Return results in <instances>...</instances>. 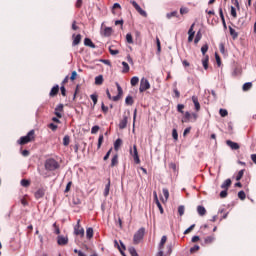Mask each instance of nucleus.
I'll return each mask as SVG.
<instances>
[{
  "label": "nucleus",
  "mask_w": 256,
  "mask_h": 256,
  "mask_svg": "<svg viewBox=\"0 0 256 256\" xmlns=\"http://www.w3.org/2000/svg\"><path fill=\"white\" fill-rule=\"evenodd\" d=\"M192 114L189 112H185L184 118L182 120V123H187L188 121H191Z\"/></svg>",
  "instance_id": "25"
},
{
  "label": "nucleus",
  "mask_w": 256,
  "mask_h": 256,
  "mask_svg": "<svg viewBox=\"0 0 256 256\" xmlns=\"http://www.w3.org/2000/svg\"><path fill=\"white\" fill-rule=\"evenodd\" d=\"M84 45H86V47H91V49H95V44L89 38L84 39Z\"/></svg>",
  "instance_id": "20"
},
{
  "label": "nucleus",
  "mask_w": 256,
  "mask_h": 256,
  "mask_svg": "<svg viewBox=\"0 0 256 256\" xmlns=\"http://www.w3.org/2000/svg\"><path fill=\"white\" fill-rule=\"evenodd\" d=\"M86 236H87V239H92V237H93V228H88L86 230Z\"/></svg>",
  "instance_id": "35"
},
{
  "label": "nucleus",
  "mask_w": 256,
  "mask_h": 256,
  "mask_svg": "<svg viewBox=\"0 0 256 256\" xmlns=\"http://www.w3.org/2000/svg\"><path fill=\"white\" fill-rule=\"evenodd\" d=\"M35 199H43L45 197V189L40 188L34 194Z\"/></svg>",
  "instance_id": "12"
},
{
  "label": "nucleus",
  "mask_w": 256,
  "mask_h": 256,
  "mask_svg": "<svg viewBox=\"0 0 256 256\" xmlns=\"http://www.w3.org/2000/svg\"><path fill=\"white\" fill-rule=\"evenodd\" d=\"M156 45L158 53H161V40L159 38H156Z\"/></svg>",
  "instance_id": "53"
},
{
  "label": "nucleus",
  "mask_w": 256,
  "mask_h": 256,
  "mask_svg": "<svg viewBox=\"0 0 256 256\" xmlns=\"http://www.w3.org/2000/svg\"><path fill=\"white\" fill-rule=\"evenodd\" d=\"M123 70L122 73H129V64L127 62H122Z\"/></svg>",
  "instance_id": "31"
},
{
  "label": "nucleus",
  "mask_w": 256,
  "mask_h": 256,
  "mask_svg": "<svg viewBox=\"0 0 256 256\" xmlns=\"http://www.w3.org/2000/svg\"><path fill=\"white\" fill-rule=\"evenodd\" d=\"M130 254L132 255V256H139L138 254H137V250H135V248H130Z\"/></svg>",
  "instance_id": "63"
},
{
  "label": "nucleus",
  "mask_w": 256,
  "mask_h": 256,
  "mask_svg": "<svg viewBox=\"0 0 256 256\" xmlns=\"http://www.w3.org/2000/svg\"><path fill=\"white\" fill-rule=\"evenodd\" d=\"M119 165V156L116 154L112 157L111 167H117Z\"/></svg>",
  "instance_id": "21"
},
{
  "label": "nucleus",
  "mask_w": 256,
  "mask_h": 256,
  "mask_svg": "<svg viewBox=\"0 0 256 256\" xmlns=\"http://www.w3.org/2000/svg\"><path fill=\"white\" fill-rule=\"evenodd\" d=\"M149 89H151V84L149 83V80H147V78H142L140 80L139 92L145 93V91H147Z\"/></svg>",
  "instance_id": "4"
},
{
  "label": "nucleus",
  "mask_w": 256,
  "mask_h": 256,
  "mask_svg": "<svg viewBox=\"0 0 256 256\" xmlns=\"http://www.w3.org/2000/svg\"><path fill=\"white\" fill-rule=\"evenodd\" d=\"M130 83H131L132 87H135L136 85L139 84V77H137V76L132 77L130 80Z\"/></svg>",
  "instance_id": "28"
},
{
  "label": "nucleus",
  "mask_w": 256,
  "mask_h": 256,
  "mask_svg": "<svg viewBox=\"0 0 256 256\" xmlns=\"http://www.w3.org/2000/svg\"><path fill=\"white\" fill-rule=\"evenodd\" d=\"M59 93V85L54 86L50 91V97H55Z\"/></svg>",
  "instance_id": "24"
},
{
  "label": "nucleus",
  "mask_w": 256,
  "mask_h": 256,
  "mask_svg": "<svg viewBox=\"0 0 256 256\" xmlns=\"http://www.w3.org/2000/svg\"><path fill=\"white\" fill-rule=\"evenodd\" d=\"M243 175H245V170H240L236 176V181H241V179H243Z\"/></svg>",
  "instance_id": "34"
},
{
  "label": "nucleus",
  "mask_w": 256,
  "mask_h": 256,
  "mask_svg": "<svg viewBox=\"0 0 256 256\" xmlns=\"http://www.w3.org/2000/svg\"><path fill=\"white\" fill-rule=\"evenodd\" d=\"M126 41L127 43L133 44V35H131V33L126 35Z\"/></svg>",
  "instance_id": "44"
},
{
  "label": "nucleus",
  "mask_w": 256,
  "mask_h": 256,
  "mask_svg": "<svg viewBox=\"0 0 256 256\" xmlns=\"http://www.w3.org/2000/svg\"><path fill=\"white\" fill-rule=\"evenodd\" d=\"M99 132V126H93L92 129H91V133L92 135H95L96 133Z\"/></svg>",
  "instance_id": "55"
},
{
  "label": "nucleus",
  "mask_w": 256,
  "mask_h": 256,
  "mask_svg": "<svg viewBox=\"0 0 256 256\" xmlns=\"http://www.w3.org/2000/svg\"><path fill=\"white\" fill-rule=\"evenodd\" d=\"M238 197H239V199H241L242 201H244V199H245V197H246L245 192H244V191H240V192L238 193Z\"/></svg>",
  "instance_id": "58"
},
{
  "label": "nucleus",
  "mask_w": 256,
  "mask_h": 256,
  "mask_svg": "<svg viewBox=\"0 0 256 256\" xmlns=\"http://www.w3.org/2000/svg\"><path fill=\"white\" fill-rule=\"evenodd\" d=\"M31 141H35V130H30L26 136L18 140V143L19 145H27V143H31Z\"/></svg>",
  "instance_id": "1"
},
{
  "label": "nucleus",
  "mask_w": 256,
  "mask_h": 256,
  "mask_svg": "<svg viewBox=\"0 0 256 256\" xmlns=\"http://www.w3.org/2000/svg\"><path fill=\"white\" fill-rule=\"evenodd\" d=\"M165 243H167V236H162L160 243L158 245V250H162L165 248Z\"/></svg>",
  "instance_id": "17"
},
{
  "label": "nucleus",
  "mask_w": 256,
  "mask_h": 256,
  "mask_svg": "<svg viewBox=\"0 0 256 256\" xmlns=\"http://www.w3.org/2000/svg\"><path fill=\"white\" fill-rule=\"evenodd\" d=\"M215 235L214 234H212V235H210V236H206L205 238H204V242H203V244L202 245H211V244H213V243H215Z\"/></svg>",
  "instance_id": "9"
},
{
  "label": "nucleus",
  "mask_w": 256,
  "mask_h": 256,
  "mask_svg": "<svg viewBox=\"0 0 256 256\" xmlns=\"http://www.w3.org/2000/svg\"><path fill=\"white\" fill-rule=\"evenodd\" d=\"M231 187V179H226L224 183L221 185V189H224L227 191Z\"/></svg>",
  "instance_id": "23"
},
{
  "label": "nucleus",
  "mask_w": 256,
  "mask_h": 256,
  "mask_svg": "<svg viewBox=\"0 0 256 256\" xmlns=\"http://www.w3.org/2000/svg\"><path fill=\"white\" fill-rule=\"evenodd\" d=\"M21 185H22V187H29V185H31V182L27 179H22Z\"/></svg>",
  "instance_id": "37"
},
{
  "label": "nucleus",
  "mask_w": 256,
  "mask_h": 256,
  "mask_svg": "<svg viewBox=\"0 0 256 256\" xmlns=\"http://www.w3.org/2000/svg\"><path fill=\"white\" fill-rule=\"evenodd\" d=\"M183 109H185V105H183V104H178V106H177V111H178L179 113H183Z\"/></svg>",
  "instance_id": "59"
},
{
  "label": "nucleus",
  "mask_w": 256,
  "mask_h": 256,
  "mask_svg": "<svg viewBox=\"0 0 256 256\" xmlns=\"http://www.w3.org/2000/svg\"><path fill=\"white\" fill-rule=\"evenodd\" d=\"M116 87H117L118 95L114 96L112 98V101H119V97L123 95V88H121V85H119V83H116Z\"/></svg>",
  "instance_id": "13"
},
{
  "label": "nucleus",
  "mask_w": 256,
  "mask_h": 256,
  "mask_svg": "<svg viewBox=\"0 0 256 256\" xmlns=\"http://www.w3.org/2000/svg\"><path fill=\"white\" fill-rule=\"evenodd\" d=\"M156 205H157L160 213H163V206L161 205V202H159V199H156Z\"/></svg>",
  "instance_id": "56"
},
{
  "label": "nucleus",
  "mask_w": 256,
  "mask_h": 256,
  "mask_svg": "<svg viewBox=\"0 0 256 256\" xmlns=\"http://www.w3.org/2000/svg\"><path fill=\"white\" fill-rule=\"evenodd\" d=\"M126 105H133V97L127 96L125 99Z\"/></svg>",
  "instance_id": "42"
},
{
  "label": "nucleus",
  "mask_w": 256,
  "mask_h": 256,
  "mask_svg": "<svg viewBox=\"0 0 256 256\" xmlns=\"http://www.w3.org/2000/svg\"><path fill=\"white\" fill-rule=\"evenodd\" d=\"M109 53H110V55H119V50H115V49H113V46H110Z\"/></svg>",
  "instance_id": "40"
},
{
  "label": "nucleus",
  "mask_w": 256,
  "mask_h": 256,
  "mask_svg": "<svg viewBox=\"0 0 256 256\" xmlns=\"http://www.w3.org/2000/svg\"><path fill=\"white\" fill-rule=\"evenodd\" d=\"M69 143H70V138H69V136H64V138H63V145H64L65 147H67V145H69Z\"/></svg>",
  "instance_id": "51"
},
{
  "label": "nucleus",
  "mask_w": 256,
  "mask_h": 256,
  "mask_svg": "<svg viewBox=\"0 0 256 256\" xmlns=\"http://www.w3.org/2000/svg\"><path fill=\"white\" fill-rule=\"evenodd\" d=\"M193 229H195V224H192L188 229H186L184 231V235H189V233H191V231H193Z\"/></svg>",
  "instance_id": "45"
},
{
  "label": "nucleus",
  "mask_w": 256,
  "mask_h": 256,
  "mask_svg": "<svg viewBox=\"0 0 256 256\" xmlns=\"http://www.w3.org/2000/svg\"><path fill=\"white\" fill-rule=\"evenodd\" d=\"M121 145H123V141L121 139H117L114 143V149L115 151H119V147H121Z\"/></svg>",
  "instance_id": "26"
},
{
  "label": "nucleus",
  "mask_w": 256,
  "mask_h": 256,
  "mask_svg": "<svg viewBox=\"0 0 256 256\" xmlns=\"http://www.w3.org/2000/svg\"><path fill=\"white\" fill-rule=\"evenodd\" d=\"M192 102L194 103L195 111H201V104L199 103V98H197V96H192Z\"/></svg>",
  "instance_id": "14"
},
{
  "label": "nucleus",
  "mask_w": 256,
  "mask_h": 256,
  "mask_svg": "<svg viewBox=\"0 0 256 256\" xmlns=\"http://www.w3.org/2000/svg\"><path fill=\"white\" fill-rule=\"evenodd\" d=\"M95 85H103V75L95 77Z\"/></svg>",
  "instance_id": "27"
},
{
  "label": "nucleus",
  "mask_w": 256,
  "mask_h": 256,
  "mask_svg": "<svg viewBox=\"0 0 256 256\" xmlns=\"http://www.w3.org/2000/svg\"><path fill=\"white\" fill-rule=\"evenodd\" d=\"M200 41H201V32H197L195 39H194L195 45H197V43H199Z\"/></svg>",
  "instance_id": "39"
},
{
  "label": "nucleus",
  "mask_w": 256,
  "mask_h": 256,
  "mask_svg": "<svg viewBox=\"0 0 256 256\" xmlns=\"http://www.w3.org/2000/svg\"><path fill=\"white\" fill-rule=\"evenodd\" d=\"M110 188H111V181H109L106 186H105V189H104V197H107L109 195V191H110Z\"/></svg>",
  "instance_id": "29"
},
{
  "label": "nucleus",
  "mask_w": 256,
  "mask_h": 256,
  "mask_svg": "<svg viewBox=\"0 0 256 256\" xmlns=\"http://www.w3.org/2000/svg\"><path fill=\"white\" fill-rule=\"evenodd\" d=\"M187 13H189V8H187V7L180 8L181 15H187Z\"/></svg>",
  "instance_id": "50"
},
{
  "label": "nucleus",
  "mask_w": 256,
  "mask_h": 256,
  "mask_svg": "<svg viewBox=\"0 0 256 256\" xmlns=\"http://www.w3.org/2000/svg\"><path fill=\"white\" fill-rule=\"evenodd\" d=\"M63 104H59L56 108H55V115L56 117H58V119H61L63 117Z\"/></svg>",
  "instance_id": "11"
},
{
  "label": "nucleus",
  "mask_w": 256,
  "mask_h": 256,
  "mask_svg": "<svg viewBox=\"0 0 256 256\" xmlns=\"http://www.w3.org/2000/svg\"><path fill=\"white\" fill-rule=\"evenodd\" d=\"M178 213L180 217H182V215H185V206H179Z\"/></svg>",
  "instance_id": "41"
},
{
  "label": "nucleus",
  "mask_w": 256,
  "mask_h": 256,
  "mask_svg": "<svg viewBox=\"0 0 256 256\" xmlns=\"http://www.w3.org/2000/svg\"><path fill=\"white\" fill-rule=\"evenodd\" d=\"M127 123H128L127 116H124L119 123V129H125V127H127Z\"/></svg>",
  "instance_id": "22"
},
{
  "label": "nucleus",
  "mask_w": 256,
  "mask_h": 256,
  "mask_svg": "<svg viewBox=\"0 0 256 256\" xmlns=\"http://www.w3.org/2000/svg\"><path fill=\"white\" fill-rule=\"evenodd\" d=\"M207 51H209V45L204 44V45L201 47V52H202V55H203L204 57H207V56L205 55V53H207Z\"/></svg>",
  "instance_id": "33"
},
{
  "label": "nucleus",
  "mask_w": 256,
  "mask_h": 256,
  "mask_svg": "<svg viewBox=\"0 0 256 256\" xmlns=\"http://www.w3.org/2000/svg\"><path fill=\"white\" fill-rule=\"evenodd\" d=\"M229 31H230V35H232L234 39H237V37L239 36L237 31H235V29H233L232 27H229Z\"/></svg>",
  "instance_id": "36"
},
{
  "label": "nucleus",
  "mask_w": 256,
  "mask_h": 256,
  "mask_svg": "<svg viewBox=\"0 0 256 256\" xmlns=\"http://www.w3.org/2000/svg\"><path fill=\"white\" fill-rule=\"evenodd\" d=\"M130 155L133 156L134 163H136V165L141 163V160L139 159V152L137 151V145H134L133 149H130Z\"/></svg>",
  "instance_id": "6"
},
{
  "label": "nucleus",
  "mask_w": 256,
  "mask_h": 256,
  "mask_svg": "<svg viewBox=\"0 0 256 256\" xmlns=\"http://www.w3.org/2000/svg\"><path fill=\"white\" fill-rule=\"evenodd\" d=\"M57 243L60 246H65V245H67V243H69V237L63 236V235H59L57 237Z\"/></svg>",
  "instance_id": "8"
},
{
  "label": "nucleus",
  "mask_w": 256,
  "mask_h": 256,
  "mask_svg": "<svg viewBox=\"0 0 256 256\" xmlns=\"http://www.w3.org/2000/svg\"><path fill=\"white\" fill-rule=\"evenodd\" d=\"M195 28V24H192L188 30V35H195V31L193 30Z\"/></svg>",
  "instance_id": "54"
},
{
  "label": "nucleus",
  "mask_w": 256,
  "mask_h": 256,
  "mask_svg": "<svg viewBox=\"0 0 256 256\" xmlns=\"http://www.w3.org/2000/svg\"><path fill=\"white\" fill-rule=\"evenodd\" d=\"M90 98L92 99L94 106L97 105V101H98L97 94H91Z\"/></svg>",
  "instance_id": "52"
},
{
  "label": "nucleus",
  "mask_w": 256,
  "mask_h": 256,
  "mask_svg": "<svg viewBox=\"0 0 256 256\" xmlns=\"http://www.w3.org/2000/svg\"><path fill=\"white\" fill-rule=\"evenodd\" d=\"M197 213L200 215V217H204V215H207V209H205L203 206H198Z\"/></svg>",
  "instance_id": "18"
},
{
  "label": "nucleus",
  "mask_w": 256,
  "mask_h": 256,
  "mask_svg": "<svg viewBox=\"0 0 256 256\" xmlns=\"http://www.w3.org/2000/svg\"><path fill=\"white\" fill-rule=\"evenodd\" d=\"M113 33V29H111L110 27H106L104 29V35L105 37H110V35Z\"/></svg>",
  "instance_id": "32"
},
{
  "label": "nucleus",
  "mask_w": 256,
  "mask_h": 256,
  "mask_svg": "<svg viewBox=\"0 0 256 256\" xmlns=\"http://www.w3.org/2000/svg\"><path fill=\"white\" fill-rule=\"evenodd\" d=\"M251 87H253V83L247 82L243 85L242 89H243V91H249L251 89Z\"/></svg>",
  "instance_id": "30"
},
{
  "label": "nucleus",
  "mask_w": 256,
  "mask_h": 256,
  "mask_svg": "<svg viewBox=\"0 0 256 256\" xmlns=\"http://www.w3.org/2000/svg\"><path fill=\"white\" fill-rule=\"evenodd\" d=\"M113 15H121V4L115 3L112 7Z\"/></svg>",
  "instance_id": "10"
},
{
  "label": "nucleus",
  "mask_w": 256,
  "mask_h": 256,
  "mask_svg": "<svg viewBox=\"0 0 256 256\" xmlns=\"http://www.w3.org/2000/svg\"><path fill=\"white\" fill-rule=\"evenodd\" d=\"M220 197L221 199H225V197H227V190H223L220 192Z\"/></svg>",
  "instance_id": "64"
},
{
  "label": "nucleus",
  "mask_w": 256,
  "mask_h": 256,
  "mask_svg": "<svg viewBox=\"0 0 256 256\" xmlns=\"http://www.w3.org/2000/svg\"><path fill=\"white\" fill-rule=\"evenodd\" d=\"M202 65L205 70L209 69V56L208 55L204 56V58L202 59Z\"/></svg>",
  "instance_id": "19"
},
{
  "label": "nucleus",
  "mask_w": 256,
  "mask_h": 256,
  "mask_svg": "<svg viewBox=\"0 0 256 256\" xmlns=\"http://www.w3.org/2000/svg\"><path fill=\"white\" fill-rule=\"evenodd\" d=\"M73 42L72 45L73 47H76V45H79L81 43V34L75 35L73 34Z\"/></svg>",
  "instance_id": "16"
},
{
  "label": "nucleus",
  "mask_w": 256,
  "mask_h": 256,
  "mask_svg": "<svg viewBox=\"0 0 256 256\" xmlns=\"http://www.w3.org/2000/svg\"><path fill=\"white\" fill-rule=\"evenodd\" d=\"M45 169L46 171H55L59 169V162L53 158H49L45 161Z\"/></svg>",
  "instance_id": "2"
},
{
  "label": "nucleus",
  "mask_w": 256,
  "mask_h": 256,
  "mask_svg": "<svg viewBox=\"0 0 256 256\" xmlns=\"http://www.w3.org/2000/svg\"><path fill=\"white\" fill-rule=\"evenodd\" d=\"M103 140H104V137H103V134H101L98 138V149H101V145H103Z\"/></svg>",
  "instance_id": "49"
},
{
  "label": "nucleus",
  "mask_w": 256,
  "mask_h": 256,
  "mask_svg": "<svg viewBox=\"0 0 256 256\" xmlns=\"http://www.w3.org/2000/svg\"><path fill=\"white\" fill-rule=\"evenodd\" d=\"M167 19H171L172 17H177V11H173L166 14Z\"/></svg>",
  "instance_id": "48"
},
{
  "label": "nucleus",
  "mask_w": 256,
  "mask_h": 256,
  "mask_svg": "<svg viewBox=\"0 0 256 256\" xmlns=\"http://www.w3.org/2000/svg\"><path fill=\"white\" fill-rule=\"evenodd\" d=\"M172 137L174 141H177V139H179V134L177 133V129L172 130Z\"/></svg>",
  "instance_id": "46"
},
{
  "label": "nucleus",
  "mask_w": 256,
  "mask_h": 256,
  "mask_svg": "<svg viewBox=\"0 0 256 256\" xmlns=\"http://www.w3.org/2000/svg\"><path fill=\"white\" fill-rule=\"evenodd\" d=\"M163 196L165 198V201H167L169 199V190L167 188H164L162 190Z\"/></svg>",
  "instance_id": "38"
},
{
  "label": "nucleus",
  "mask_w": 256,
  "mask_h": 256,
  "mask_svg": "<svg viewBox=\"0 0 256 256\" xmlns=\"http://www.w3.org/2000/svg\"><path fill=\"white\" fill-rule=\"evenodd\" d=\"M143 237H145V228H140L133 237V242L135 245H139L141 241H143Z\"/></svg>",
  "instance_id": "3"
},
{
  "label": "nucleus",
  "mask_w": 256,
  "mask_h": 256,
  "mask_svg": "<svg viewBox=\"0 0 256 256\" xmlns=\"http://www.w3.org/2000/svg\"><path fill=\"white\" fill-rule=\"evenodd\" d=\"M71 81H75L77 79V72L73 71L70 77Z\"/></svg>",
  "instance_id": "62"
},
{
  "label": "nucleus",
  "mask_w": 256,
  "mask_h": 256,
  "mask_svg": "<svg viewBox=\"0 0 256 256\" xmlns=\"http://www.w3.org/2000/svg\"><path fill=\"white\" fill-rule=\"evenodd\" d=\"M226 144L228 145V147H230V149L237 151V149H239V145L237 144V142H233L231 140H227Z\"/></svg>",
  "instance_id": "15"
},
{
  "label": "nucleus",
  "mask_w": 256,
  "mask_h": 256,
  "mask_svg": "<svg viewBox=\"0 0 256 256\" xmlns=\"http://www.w3.org/2000/svg\"><path fill=\"white\" fill-rule=\"evenodd\" d=\"M201 247L199 245H194L192 248H190V253H197Z\"/></svg>",
  "instance_id": "47"
},
{
  "label": "nucleus",
  "mask_w": 256,
  "mask_h": 256,
  "mask_svg": "<svg viewBox=\"0 0 256 256\" xmlns=\"http://www.w3.org/2000/svg\"><path fill=\"white\" fill-rule=\"evenodd\" d=\"M231 15L235 18H237V10L235 9V7H231Z\"/></svg>",
  "instance_id": "60"
},
{
  "label": "nucleus",
  "mask_w": 256,
  "mask_h": 256,
  "mask_svg": "<svg viewBox=\"0 0 256 256\" xmlns=\"http://www.w3.org/2000/svg\"><path fill=\"white\" fill-rule=\"evenodd\" d=\"M74 234L78 237H85V229L81 227V220H78L77 224L74 226Z\"/></svg>",
  "instance_id": "5"
},
{
  "label": "nucleus",
  "mask_w": 256,
  "mask_h": 256,
  "mask_svg": "<svg viewBox=\"0 0 256 256\" xmlns=\"http://www.w3.org/2000/svg\"><path fill=\"white\" fill-rule=\"evenodd\" d=\"M131 5L136 9L137 13L141 15L142 17H147V12L143 9H141V6L135 2V0L130 1Z\"/></svg>",
  "instance_id": "7"
},
{
  "label": "nucleus",
  "mask_w": 256,
  "mask_h": 256,
  "mask_svg": "<svg viewBox=\"0 0 256 256\" xmlns=\"http://www.w3.org/2000/svg\"><path fill=\"white\" fill-rule=\"evenodd\" d=\"M219 113H220V115H221L222 117H227V115H229V112H228L226 109H223V108H221V109L219 110Z\"/></svg>",
  "instance_id": "43"
},
{
  "label": "nucleus",
  "mask_w": 256,
  "mask_h": 256,
  "mask_svg": "<svg viewBox=\"0 0 256 256\" xmlns=\"http://www.w3.org/2000/svg\"><path fill=\"white\" fill-rule=\"evenodd\" d=\"M71 185H73V182H68L65 188V193H69L71 191Z\"/></svg>",
  "instance_id": "57"
},
{
  "label": "nucleus",
  "mask_w": 256,
  "mask_h": 256,
  "mask_svg": "<svg viewBox=\"0 0 256 256\" xmlns=\"http://www.w3.org/2000/svg\"><path fill=\"white\" fill-rule=\"evenodd\" d=\"M111 151H113V148H110L109 151L106 153V155L104 156V161H107V159H109V157L111 156Z\"/></svg>",
  "instance_id": "61"
}]
</instances>
